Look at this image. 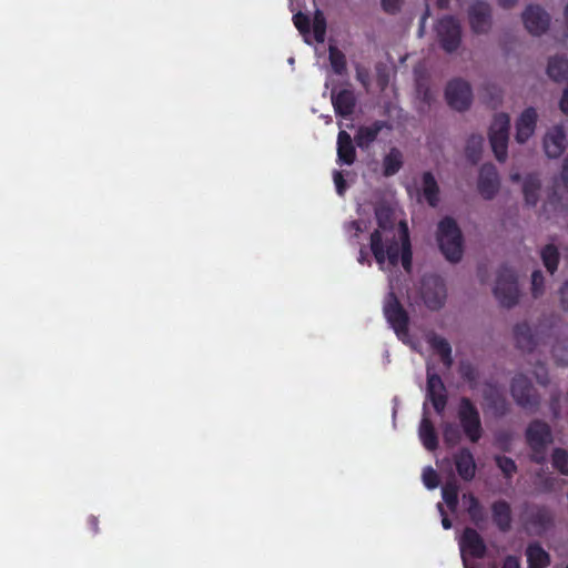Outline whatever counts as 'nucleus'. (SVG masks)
<instances>
[{
  "label": "nucleus",
  "mask_w": 568,
  "mask_h": 568,
  "mask_svg": "<svg viewBox=\"0 0 568 568\" xmlns=\"http://www.w3.org/2000/svg\"><path fill=\"white\" fill-rule=\"evenodd\" d=\"M334 183L339 195H343L346 189V182L339 171H335L333 174Z\"/></svg>",
  "instance_id": "nucleus-49"
},
{
  "label": "nucleus",
  "mask_w": 568,
  "mask_h": 568,
  "mask_svg": "<svg viewBox=\"0 0 568 568\" xmlns=\"http://www.w3.org/2000/svg\"><path fill=\"white\" fill-rule=\"evenodd\" d=\"M458 490L459 486L455 479L442 487L443 499L452 511H455L458 506Z\"/></svg>",
  "instance_id": "nucleus-34"
},
{
  "label": "nucleus",
  "mask_w": 568,
  "mask_h": 568,
  "mask_svg": "<svg viewBox=\"0 0 568 568\" xmlns=\"http://www.w3.org/2000/svg\"><path fill=\"white\" fill-rule=\"evenodd\" d=\"M355 77L356 80L364 87V89L368 92L371 88V72L369 70L362 65H355Z\"/></svg>",
  "instance_id": "nucleus-43"
},
{
  "label": "nucleus",
  "mask_w": 568,
  "mask_h": 568,
  "mask_svg": "<svg viewBox=\"0 0 568 568\" xmlns=\"http://www.w3.org/2000/svg\"><path fill=\"white\" fill-rule=\"evenodd\" d=\"M538 121V112L535 108H526L516 119L515 122V140L519 144L526 143L536 131Z\"/></svg>",
  "instance_id": "nucleus-14"
},
{
  "label": "nucleus",
  "mask_w": 568,
  "mask_h": 568,
  "mask_svg": "<svg viewBox=\"0 0 568 568\" xmlns=\"http://www.w3.org/2000/svg\"><path fill=\"white\" fill-rule=\"evenodd\" d=\"M384 11L387 13H396L399 11L403 0H381Z\"/></svg>",
  "instance_id": "nucleus-48"
},
{
  "label": "nucleus",
  "mask_w": 568,
  "mask_h": 568,
  "mask_svg": "<svg viewBox=\"0 0 568 568\" xmlns=\"http://www.w3.org/2000/svg\"><path fill=\"white\" fill-rule=\"evenodd\" d=\"M438 510L439 513L442 514L443 516V519H442V525L445 529H449L452 527V523L450 520L445 516V513H444V508L443 506L439 504L438 505Z\"/></svg>",
  "instance_id": "nucleus-55"
},
{
  "label": "nucleus",
  "mask_w": 568,
  "mask_h": 568,
  "mask_svg": "<svg viewBox=\"0 0 568 568\" xmlns=\"http://www.w3.org/2000/svg\"><path fill=\"white\" fill-rule=\"evenodd\" d=\"M546 294V277L540 270H536L530 276V295L539 300Z\"/></svg>",
  "instance_id": "nucleus-35"
},
{
  "label": "nucleus",
  "mask_w": 568,
  "mask_h": 568,
  "mask_svg": "<svg viewBox=\"0 0 568 568\" xmlns=\"http://www.w3.org/2000/svg\"><path fill=\"white\" fill-rule=\"evenodd\" d=\"M493 517L501 530H507L511 521L509 505L505 501L495 503L493 505Z\"/></svg>",
  "instance_id": "nucleus-31"
},
{
  "label": "nucleus",
  "mask_w": 568,
  "mask_h": 568,
  "mask_svg": "<svg viewBox=\"0 0 568 568\" xmlns=\"http://www.w3.org/2000/svg\"><path fill=\"white\" fill-rule=\"evenodd\" d=\"M384 313L397 336L400 338L405 337L407 328V315L393 293H389L387 296L384 306Z\"/></svg>",
  "instance_id": "nucleus-13"
},
{
  "label": "nucleus",
  "mask_w": 568,
  "mask_h": 568,
  "mask_svg": "<svg viewBox=\"0 0 568 568\" xmlns=\"http://www.w3.org/2000/svg\"><path fill=\"white\" fill-rule=\"evenodd\" d=\"M468 20L473 32L487 33L493 24L490 6L483 1L473 3L468 9Z\"/></svg>",
  "instance_id": "nucleus-12"
},
{
  "label": "nucleus",
  "mask_w": 568,
  "mask_h": 568,
  "mask_svg": "<svg viewBox=\"0 0 568 568\" xmlns=\"http://www.w3.org/2000/svg\"><path fill=\"white\" fill-rule=\"evenodd\" d=\"M326 33V22L322 12L316 11L313 20V34L317 42H324Z\"/></svg>",
  "instance_id": "nucleus-42"
},
{
  "label": "nucleus",
  "mask_w": 568,
  "mask_h": 568,
  "mask_svg": "<svg viewBox=\"0 0 568 568\" xmlns=\"http://www.w3.org/2000/svg\"><path fill=\"white\" fill-rule=\"evenodd\" d=\"M542 148L549 159H558L567 148L566 131L562 125L549 128L542 138Z\"/></svg>",
  "instance_id": "nucleus-11"
},
{
  "label": "nucleus",
  "mask_w": 568,
  "mask_h": 568,
  "mask_svg": "<svg viewBox=\"0 0 568 568\" xmlns=\"http://www.w3.org/2000/svg\"><path fill=\"white\" fill-rule=\"evenodd\" d=\"M422 189H423V194H424L426 201L429 203V205L436 206L438 203L439 187H438L437 182L432 173L425 172L423 174Z\"/></svg>",
  "instance_id": "nucleus-29"
},
{
  "label": "nucleus",
  "mask_w": 568,
  "mask_h": 568,
  "mask_svg": "<svg viewBox=\"0 0 568 568\" xmlns=\"http://www.w3.org/2000/svg\"><path fill=\"white\" fill-rule=\"evenodd\" d=\"M423 298L432 310H438L444 305L446 290L443 282L436 277L425 278L423 282Z\"/></svg>",
  "instance_id": "nucleus-16"
},
{
  "label": "nucleus",
  "mask_w": 568,
  "mask_h": 568,
  "mask_svg": "<svg viewBox=\"0 0 568 568\" xmlns=\"http://www.w3.org/2000/svg\"><path fill=\"white\" fill-rule=\"evenodd\" d=\"M463 500L467 505V511H468L471 520L476 525L481 523L485 519V514H484V510H483L478 499L471 494H469V495L465 494L463 496Z\"/></svg>",
  "instance_id": "nucleus-37"
},
{
  "label": "nucleus",
  "mask_w": 568,
  "mask_h": 568,
  "mask_svg": "<svg viewBox=\"0 0 568 568\" xmlns=\"http://www.w3.org/2000/svg\"><path fill=\"white\" fill-rule=\"evenodd\" d=\"M428 343L440 356L443 364L449 368L453 365L452 347L449 343L445 338L437 335H432L428 338Z\"/></svg>",
  "instance_id": "nucleus-28"
},
{
  "label": "nucleus",
  "mask_w": 568,
  "mask_h": 568,
  "mask_svg": "<svg viewBox=\"0 0 568 568\" xmlns=\"http://www.w3.org/2000/svg\"><path fill=\"white\" fill-rule=\"evenodd\" d=\"M376 219L378 224L376 230H397L398 225H395L394 212L388 207H378L376 210Z\"/></svg>",
  "instance_id": "nucleus-38"
},
{
  "label": "nucleus",
  "mask_w": 568,
  "mask_h": 568,
  "mask_svg": "<svg viewBox=\"0 0 568 568\" xmlns=\"http://www.w3.org/2000/svg\"><path fill=\"white\" fill-rule=\"evenodd\" d=\"M331 100L337 114L347 116L353 113L355 108V95L352 90H333L331 93Z\"/></svg>",
  "instance_id": "nucleus-23"
},
{
  "label": "nucleus",
  "mask_w": 568,
  "mask_h": 568,
  "mask_svg": "<svg viewBox=\"0 0 568 568\" xmlns=\"http://www.w3.org/2000/svg\"><path fill=\"white\" fill-rule=\"evenodd\" d=\"M365 260H366V254L364 253L363 250H361L358 262L364 263Z\"/></svg>",
  "instance_id": "nucleus-61"
},
{
  "label": "nucleus",
  "mask_w": 568,
  "mask_h": 568,
  "mask_svg": "<svg viewBox=\"0 0 568 568\" xmlns=\"http://www.w3.org/2000/svg\"><path fill=\"white\" fill-rule=\"evenodd\" d=\"M484 146V138L480 134H471L466 143V155L473 162L477 163L480 159Z\"/></svg>",
  "instance_id": "nucleus-33"
},
{
  "label": "nucleus",
  "mask_w": 568,
  "mask_h": 568,
  "mask_svg": "<svg viewBox=\"0 0 568 568\" xmlns=\"http://www.w3.org/2000/svg\"><path fill=\"white\" fill-rule=\"evenodd\" d=\"M418 435H419V438L426 449L434 450L437 447V445H438L437 436H436L435 429H434L429 418L426 416V414H424V416L422 418L419 429H418Z\"/></svg>",
  "instance_id": "nucleus-26"
},
{
  "label": "nucleus",
  "mask_w": 568,
  "mask_h": 568,
  "mask_svg": "<svg viewBox=\"0 0 568 568\" xmlns=\"http://www.w3.org/2000/svg\"><path fill=\"white\" fill-rule=\"evenodd\" d=\"M509 128L510 118L507 113L496 114L489 125V143L495 158L499 162H505L508 158Z\"/></svg>",
  "instance_id": "nucleus-4"
},
{
  "label": "nucleus",
  "mask_w": 568,
  "mask_h": 568,
  "mask_svg": "<svg viewBox=\"0 0 568 568\" xmlns=\"http://www.w3.org/2000/svg\"><path fill=\"white\" fill-rule=\"evenodd\" d=\"M545 205L559 206L565 210L568 207V156L564 161L560 179L555 183Z\"/></svg>",
  "instance_id": "nucleus-19"
},
{
  "label": "nucleus",
  "mask_w": 568,
  "mask_h": 568,
  "mask_svg": "<svg viewBox=\"0 0 568 568\" xmlns=\"http://www.w3.org/2000/svg\"><path fill=\"white\" fill-rule=\"evenodd\" d=\"M337 156L341 163L351 165L356 158V151L351 135L346 131H339L337 136Z\"/></svg>",
  "instance_id": "nucleus-24"
},
{
  "label": "nucleus",
  "mask_w": 568,
  "mask_h": 568,
  "mask_svg": "<svg viewBox=\"0 0 568 568\" xmlns=\"http://www.w3.org/2000/svg\"><path fill=\"white\" fill-rule=\"evenodd\" d=\"M377 72H378V79H377L378 85H379L381 90H384L385 87L387 85L388 79L384 73H381L379 69H377Z\"/></svg>",
  "instance_id": "nucleus-57"
},
{
  "label": "nucleus",
  "mask_w": 568,
  "mask_h": 568,
  "mask_svg": "<svg viewBox=\"0 0 568 568\" xmlns=\"http://www.w3.org/2000/svg\"><path fill=\"white\" fill-rule=\"evenodd\" d=\"M437 2H438V6H439V7L444 8V7H446V6H447L448 0H437Z\"/></svg>",
  "instance_id": "nucleus-62"
},
{
  "label": "nucleus",
  "mask_w": 568,
  "mask_h": 568,
  "mask_svg": "<svg viewBox=\"0 0 568 568\" xmlns=\"http://www.w3.org/2000/svg\"><path fill=\"white\" fill-rule=\"evenodd\" d=\"M528 568H547L550 565L549 554L538 544H529L526 548Z\"/></svg>",
  "instance_id": "nucleus-25"
},
{
  "label": "nucleus",
  "mask_w": 568,
  "mask_h": 568,
  "mask_svg": "<svg viewBox=\"0 0 568 568\" xmlns=\"http://www.w3.org/2000/svg\"><path fill=\"white\" fill-rule=\"evenodd\" d=\"M510 394L515 403L530 413L537 412L540 396L530 379L524 374H516L510 383Z\"/></svg>",
  "instance_id": "nucleus-5"
},
{
  "label": "nucleus",
  "mask_w": 568,
  "mask_h": 568,
  "mask_svg": "<svg viewBox=\"0 0 568 568\" xmlns=\"http://www.w3.org/2000/svg\"><path fill=\"white\" fill-rule=\"evenodd\" d=\"M436 34L440 47L448 53L456 51L460 44V26L452 17H446L438 21L436 26Z\"/></svg>",
  "instance_id": "nucleus-10"
},
{
  "label": "nucleus",
  "mask_w": 568,
  "mask_h": 568,
  "mask_svg": "<svg viewBox=\"0 0 568 568\" xmlns=\"http://www.w3.org/2000/svg\"><path fill=\"white\" fill-rule=\"evenodd\" d=\"M437 241L447 261L457 263L462 260L464 252L463 236L454 220L446 217L439 222Z\"/></svg>",
  "instance_id": "nucleus-2"
},
{
  "label": "nucleus",
  "mask_w": 568,
  "mask_h": 568,
  "mask_svg": "<svg viewBox=\"0 0 568 568\" xmlns=\"http://www.w3.org/2000/svg\"><path fill=\"white\" fill-rule=\"evenodd\" d=\"M552 466L562 475H568V452L562 448H556L551 456Z\"/></svg>",
  "instance_id": "nucleus-40"
},
{
  "label": "nucleus",
  "mask_w": 568,
  "mask_h": 568,
  "mask_svg": "<svg viewBox=\"0 0 568 568\" xmlns=\"http://www.w3.org/2000/svg\"><path fill=\"white\" fill-rule=\"evenodd\" d=\"M503 568H520V561L518 557L508 556L504 560Z\"/></svg>",
  "instance_id": "nucleus-51"
},
{
  "label": "nucleus",
  "mask_w": 568,
  "mask_h": 568,
  "mask_svg": "<svg viewBox=\"0 0 568 568\" xmlns=\"http://www.w3.org/2000/svg\"><path fill=\"white\" fill-rule=\"evenodd\" d=\"M564 20H565V26H566V29L568 32V2L565 4V8H564Z\"/></svg>",
  "instance_id": "nucleus-59"
},
{
  "label": "nucleus",
  "mask_w": 568,
  "mask_h": 568,
  "mask_svg": "<svg viewBox=\"0 0 568 568\" xmlns=\"http://www.w3.org/2000/svg\"><path fill=\"white\" fill-rule=\"evenodd\" d=\"M459 438H460L459 432L455 426H453L450 424L445 425L444 439L447 444L456 445L459 442Z\"/></svg>",
  "instance_id": "nucleus-45"
},
{
  "label": "nucleus",
  "mask_w": 568,
  "mask_h": 568,
  "mask_svg": "<svg viewBox=\"0 0 568 568\" xmlns=\"http://www.w3.org/2000/svg\"><path fill=\"white\" fill-rule=\"evenodd\" d=\"M454 464L463 480L470 481L475 478L477 466L474 455L468 448H462L454 455Z\"/></svg>",
  "instance_id": "nucleus-20"
},
{
  "label": "nucleus",
  "mask_w": 568,
  "mask_h": 568,
  "mask_svg": "<svg viewBox=\"0 0 568 568\" xmlns=\"http://www.w3.org/2000/svg\"><path fill=\"white\" fill-rule=\"evenodd\" d=\"M564 568H568V562H565V564H564Z\"/></svg>",
  "instance_id": "nucleus-63"
},
{
  "label": "nucleus",
  "mask_w": 568,
  "mask_h": 568,
  "mask_svg": "<svg viewBox=\"0 0 568 568\" xmlns=\"http://www.w3.org/2000/svg\"><path fill=\"white\" fill-rule=\"evenodd\" d=\"M500 182L497 170L491 164H485L480 168L478 179V190L483 197L490 200L499 191Z\"/></svg>",
  "instance_id": "nucleus-17"
},
{
  "label": "nucleus",
  "mask_w": 568,
  "mask_h": 568,
  "mask_svg": "<svg viewBox=\"0 0 568 568\" xmlns=\"http://www.w3.org/2000/svg\"><path fill=\"white\" fill-rule=\"evenodd\" d=\"M547 74L554 81H562L568 75V60L561 55H555L549 59Z\"/></svg>",
  "instance_id": "nucleus-27"
},
{
  "label": "nucleus",
  "mask_w": 568,
  "mask_h": 568,
  "mask_svg": "<svg viewBox=\"0 0 568 568\" xmlns=\"http://www.w3.org/2000/svg\"><path fill=\"white\" fill-rule=\"evenodd\" d=\"M458 419L466 437L476 443L483 435V427L477 408L469 399L463 398L458 407Z\"/></svg>",
  "instance_id": "nucleus-8"
},
{
  "label": "nucleus",
  "mask_w": 568,
  "mask_h": 568,
  "mask_svg": "<svg viewBox=\"0 0 568 568\" xmlns=\"http://www.w3.org/2000/svg\"><path fill=\"white\" fill-rule=\"evenodd\" d=\"M460 552L465 568H468L465 556L481 558L486 552V545L480 535L473 528H466L459 539Z\"/></svg>",
  "instance_id": "nucleus-15"
},
{
  "label": "nucleus",
  "mask_w": 568,
  "mask_h": 568,
  "mask_svg": "<svg viewBox=\"0 0 568 568\" xmlns=\"http://www.w3.org/2000/svg\"><path fill=\"white\" fill-rule=\"evenodd\" d=\"M513 339L521 351L531 352L539 343V331L534 333L529 323L521 321L513 326Z\"/></svg>",
  "instance_id": "nucleus-18"
},
{
  "label": "nucleus",
  "mask_w": 568,
  "mask_h": 568,
  "mask_svg": "<svg viewBox=\"0 0 568 568\" xmlns=\"http://www.w3.org/2000/svg\"><path fill=\"white\" fill-rule=\"evenodd\" d=\"M473 90L468 81L455 78L445 88L447 104L457 112L467 111L473 103Z\"/></svg>",
  "instance_id": "nucleus-7"
},
{
  "label": "nucleus",
  "mask_w": 568,
  "mask_h": 568,
  "mask_svg": "<svg viewBox=\"0 0 568 568\" xmlns=\"http://www.w3.org/2000/svg\"><path fill=\"white\" fill-rule=\"evenodd\" d=\"M371 251L381 270L396 266L400 260L403 267L409 271L412 252L407 224L399 221L397 230H375L371 235Z\"/></svg>",
  "instance_id": "nucleus-1"
},
{
  "label": "nucleus",
  "mask_w": 568,
  "mask_h": 568,
  "mask_svg": "<svg viewBox=\"0 0 568 568\" xmlns=\"http://www.w3.org/2000/svg\"><path fill=\"white\" fill-rule=\"evenodd\" d=\"M559 305L568 313V282H565L558 290Z\"/></svg>",
  "instance_id": "nucleus-47"
},
{
  "label": "nucleus",
  "mask_w": 568,
  "mask_h": 568,
  "mask_svg": "<svg viewBox=\"0 0 568 568\" xmlns=\"http://www.w3.org/2000/svg\"><path fill=\"white\" fill-rule=\"evenodd\" d=\"M403 164V154L397 149H392L389 153L384 158L383 166L384 174L389 176L399 171Z\"/></svg>",
  "instance_id": "nucleus-32"
},
{
  "label": "nucleus",
  "mask_w": 568,
  "mask_h": 568,
  "mask_svg": "<svg viewBox=\"0 0 568 568\" xmlns=\"http://www.w3.org/2000/svg\"><path fill=\"white\" fill-rule=\"evenodd\" d=\"M295 27L298 29L301 33L304 36L310 31V19L307 16L298 12L293 18Z\"/></svg>",
  "instance_id": "nucleus-46"
},
{
  "label": "nucleus",
  "mask_w": 568,
  "mask_h": 568,
  "mask_svg": "<svg viewBox=\"0 0 568 568\" xmlns=\"http://www.w3.org/2000/svg\"><path fill=\"white\" fill-rule=\"evenodd\" d=\"M329 62L335 73L343 74L346 71L345 54L334 45H329Z\"/></svg>",
  "instance_id": "nucleus-39"
},
{
  "label": "nucleus",
  "mask_w": 568,
  "mask_h": 568,
  "mask_svg": "<svg viewBox=\"0 0 568 568\" xmlns=\"http://www.w3.org/2000/svg\"><path fill=\"white\" fill-rule=\"evenodd\" d=\"M518 1L519 0H497V3L504 9H511L518 3Z\"/></svg>",
  "instance_id": "nucleus-54"
},
{
  "label": "nucleus",
  "mask_w": 568,
  "mask_h": 568,
  "mask_svg": "<svg viewBox=\"0 0 568 568\" xmlns=\"http://www.w3.org/2000/svg\"><path fill=\"white\" fill-rule=\"evenodd\" d=\"M347 230L353 237H357L358 234L362 232L361 223L357 221H353L347 225Z\"/></svg>",
  "instance_id": "nucleus-52"
},
{
  "label": "nucleus",
  "mask_w": 568,
  "mask_h": 568,
  "mask_svg": "<svg viewBox=\"0 0 568 568\" xmlns=\"http://www.w3.org/2000/svg\"><path fill=\"white\" fill-rule=\"evenodd\" d=\"M510 180L513 182H519L520 181V174L518 172L511 173L510 174Z\"/></svg>",
  "instance_id": "nucleus-60"
},
{
  "label": "nucleus",
  "mask_w": 568,
  "mask_h": 568,
  "mask_svg": "<svg viewBox=\"0 0 568 568\" xmlns=\"http://www.w3.org/2000/svg\"><path fill=\"white\" fill-rule=\"evenodd\" d=\"M521 191L525 203L529 206H536L541 199V180L536 174H527L523 179Z\"/></svg>",
  "instance_id": "nucleus-22"
},
{
  "label": "nucleus",
  "mask_w": 568,
  "mask_h": 568,
  "mask_svg": "<svg viewBox=\"0 0 568 568\" xmlns=\"http://www.w3.org/2000/svg\"><path fill=\"white\" fill-rule=\"evenodd\" d=\"M527 442L532 449V459L536 463L545 460V450L552 443L549 425L541 420L531 422L526 429Z\"/></svg>",
  "instance_id": "nucleus-6"
},
{
  "label": "nucleus",
  "mask_w": 568,
  "mask_h": 568,
  "mask_svg": "<svg viewBox=\"0 0 568 568\" xmlns=\"http://www.w3.org/2000/svg\"><path fill=\"white\" fill-rule=\"evenodd\" d=\"M486 398H489L490 396H496V398L500 397V392L496 387L488 386L485 390Z\"/></svg>",
  "instance_id": "nucleus-56"
},
{
  "label": "nucleus",
  "mask_w": 568,
  "mask_h": 568,
  "mask_svg": "<svg viewBox=\"0 0 568 568\" xmlns=\"http://www.w3.org/2000/svg\"><path fill=\"white\" fill-rule=\"evenodd\" d=\"M559 251L554 244H547L540 250V258L550 274H554L559 264Z\"/></svg>",
  "instance_id": "nucleus-30"
},
{
  "label": "nucleus",
  "mask_w": 568,
  "mask_h": 568,
  "mask_svg": "<svg viewBox=\"0 0 568 568\" xmlns=\"http://www.w3.org/2000/svg\"><path fill=\"white\" fill-rule=\"evenodd\" d=\"M521 21L528 33L538 37L548 31L551 18L542 7L529 4L521 12Z\"/></svg>",
  "instance_id": "nucleus-9"
},
{
  "label": "nucleus",
  "mask_w": 568,
  "mask_h": 568,
  "mask_svg": "<svg viewBox=\"0 0 568 568\" xmlns=\"http://www.w3.org/2000/svg\"><path fill=\"white\" fill-rule=\"evenodd\" d=\"M422 478L428 489H435L438 486L437 473L432 467L424 468Z\"/></svg>",
  "instance_id": "nucleus-44"
},
{
  "label": "nucleus",
  "mask_w": 568,
  "mask_h": 568,
  "mask_svg": "<svg viewBox=\"0 0 568 568\" xmlns=\"http://www.w3.org/2000/svg\"><path fill=\"white\" fill-rule=\"evenodd\" d=\"M493 293L504 308H513L518 305L521 292L516 272L510 268H501L496 276Z\"/></svg>",
  "instance_id": "nucleus-3"
},
{
  "label": "nucleus",
  "mask_w": 568,
  "mask_h": 568,
  "mask_svg": "<svg viewBox=\"0 0 568 568\" xmlns=\"http://www.w3.org/2000/svg\"><path fill=\"white\" fill-rule=\"evenodd\" d=\"M427 396L434 408L440 413L446 406V388L442 378L428 371L427 373Z\"/></svg>",
  "instance_id": "nucleus-21"
},
{
  "label": "nucleus",
  "mask_w": 568,
  "mask_h": 568,
  "mask_svg": "<svg viewBox=\"0 0 568 568\" xmlns=\"http://www.w3.org/2000/svg\"><path fill=\"white\" fill-rule=\"evenodd\" d=\"M428 14H429V10H428V9H426L425 14H424V16H423V18L420 19L419 36H423V33H424L425 21H426V18L428 17Z\"/></svg>",
  "instance_id": "nucleus-58"
},
{
  "label": "nucleus",
  "mask_w": 568,
  "mask_h": 568,
  "mask_svg": "<svg viewBox=\"0 0 568 568\" xmlns=\"http://www.w3.org/2000/svg\"><path fill=\"white\" fill-rule=\"evenodd\" d=\"M381 125L375 123L371 126H363L358 130L356 135V143L359 148H367L377 136L381 131Z\"/></svg>",
  "instance_id": "nucleus-36"
},
{
  "label": "nucleus",
  "mask_w": 568,
  "mask_h": 568,
  "mask_svg": "<svg viewBox=\"0 0 568 568\" xmlns=\"http://www.w3.org/2000/svg\"><path fill=\"white\" fill-rule=\"evenodd\" d=\"M495 462L506 478L513 477V475L517 471L515 462L509 457L497 455L495 457Z\"/></svg>",
  "instance_id": "nucleus-41"
},
{
  "label": "nucleus",
  "mask_w": 568,
  "mask_h": 568,
  "mask_svg": "<svg viewBox=\"0 0 568 568\" xmlns=\"http://www.w3.org/2000/svg\"><path fill=\"white\" fill-rule=\"evenodd\" d=\"M534 374H535V377H536L538 384H540L542 386H546L549 384L550 379H549L548 373L546 372V369L544 367H538Z\"/></svg>",
  "instance_id": "nucleus-50"
},
{
  "label": "nucleus",
  "mask_w": 568,
  "mask_h": 568,
  "mask_svg": "<svg viewBox=\"0 0 568 568\" xmlns=\"http://www.w3.org/2000/svg\"><path fill=\"white\" fill-rule=\"evenodd\" d=\"M459 372L464 377L468 379H471L474 377V371L469 364L462 363L459 366Z\"/></svg>",
  "instance_id": "nucleus-53"
}]
</instances>
